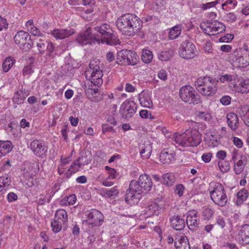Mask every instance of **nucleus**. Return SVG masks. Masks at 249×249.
Instances as JSON below:
<instances>
[{
  "instance_id": "obj_48",
  "label": "nucleus",
  "mask_w": 249,
  "mask_h": 249,
  "mask_svg": "<svg viewBox=\"0 0 249 249\" xmlns=\"http://www.w3.org/2000/svg\"><path fill=\"white\" fill-rule=\"evenodd\" d=\"M224 0H216L213 1L209 2L206 3L202 4L200 8L203 10H206L211 8L215 7L216 4L223 2Z\"/></svg>"
},
{
  "instance_id": "obj_25",
  "label": "nucleus",
  "mask_w": 249,
  "mask_h": 249,
  "mask_svg": "<svg viewBox=\"0 0 249 249\" xmlns=\"http://www.w3.org/2000/svg\"><path fill=\"white\" fill-rule=\"evenodd\" d=\"M170 222L171 227L176 230H182L185 227L184 220L179 216H174L170 218Z\"/></svg>"
},
{
  "instance_id": "obj_40",
  "label": "nucleus",
  "mask_w": 249,
  "mask_h": 249,
  "mask_svg": "<svg viewBox=\"0 0 249 249\" xmlns=\"http://www.w3.org/2000/svg\"><path fill=\"white\" fill-rule=\"evenodd\" d=\"M163 183L167 186H172L175 181L174 175L172 173H166L162 176Z\"/></svg>"
},
{
  "instance_id": "obj_17",
  "label": "nucleus",
  "mask_w": 249,
  "mask_h": 249,
  "mask_svg": "<svg viewBox=\"0 0 249 249\" xmlns=\"http://www.w3.org/2000/svg\"><path fill=\"white\" fill-rule=\"evenodd\" d=\"M76 40L79 44L81 45L92 44L96 42L95 39H94V36L91 28L87 29L83 33L79 34L77 36Z\"/></svg>"
},
{
  "instance_id": "obj_31",
  "label": "nucleus",
  "mask_w": 249,
  "mask_h": 249,
  "mask_svg": "<svg viewBox=\"0 0 249 249\" xmlns=\"http://www.w3.org/2000/svg\"><path fill=\"white\" fill-rule=\"evenodd\" d=\"M54 219L65 224L68 221V215L67 212L64 209L57 210L54 215Z\"/></svg>"
},
{
  "instance_id": "obj_43",
  "label": "nucleus",
  "mask_w": 249,
  "mask_h": 249,
  "mask_svg": "<svg viewBox=\"0 0 249 249\" xmlns=\"http://www.w3.org/2000/svg\"><path fill=\"white\" fill-rule=\"evenodd\" d=\"M241 111L243 120L245 124L249 127V105L242 107Z\"/></svg>"
},
{
  "instance_id": "obj_38",
  "label": "nucleus",
  "mask_w": 249,
  "mask_h": 249,
  "mask_svg": "<svg viewBox=\"0 0 249 249\" xmlns=\"http://www.w3.org/2000/svg\"><path fill=\"white\" fill-rule=\"evenodd\" d=\"M11 179L7 176L0 177V193L6 190L11 184Z\"/></svg>"
},
{
  "instance_id": "obj_47",
  "label": "nucleus",
  "mask_w": 249,
  "mask_h": 249,
  "mask_svg": "<svg viewBox=\"0 0 249 249\" xmlns=\"http://www.w3.org/2000/svg\"><path fill=\"white\" fill-rule=\"evenodd\" d=\"M174 52L172 50L161 52L159 55V58L161 61H167L173 55Z\"/></svg>"
},
{
  "instance_id": "obj_16",
  "label": "nucleus",
  "mask_w": 249,
  "mask_h": 249,
  "mask_svg": "<svg viewBox=\"0 0 249 249\" xmlns=\"http://www.w3.org/2000/svg\"><path fill=\"white\" fill-rule=\"evenodd\" d=\"M232 86V90L241 93H247L249 92V79L243 78H236V82L231 83Z\"/></svg>"
},
{
  "instance_id": "obj_58",
  "label": "nucleus",
  "mask_w": 249,
  "mask_h": 249,
  "mask_svg": "<svg viewBox=\"0 0 249 249\" xmlns=\"http://www.w3.org/2000/svg\"><path fill=\"white\" fill-rule=\"evenodd\" d=\"M30 33L34 36H42L43 34L40 32V31L36 27H32V28L30 29L29 31Z\"/></svg>"
},
{
  "instance_id": "obj_60",
  "label": "nucleus",
  "mask_w": 249,
  "mask_h": 249,
  "mask_svg": "<svg viewBox=\"0 0 249 249\" xmlns=\"http://www.w3.org/2000/svg\"><path fill=\"white\" fill-rule=\"evenodd\" d=\"M119 193L116 186L113 187L110 189H107V197L116 196Z\"/></svg>"
},
{
  "instance_id": "obj_8",
  "label": "nucleus",
  "mask_w": 249,
  "mask_h": 249,
  "mask_svg": "<svg viewBox=\"0 0 249 249\" xmlns=\"http://www.w3.org/2000/svg\"><path fill=\"white\" fill-rule=\"evenodd\" d=\"M96 61L91 62L89 68L85 71V75L87 79L95 86H99L103 83V72Z\"/></svg>"
},
{
  "instance_id": "obj_7",
  "label": "nucleus",
  "mask_w": 249,
  "mask_h": 249,
  "mask_svg": "<svg viewBox=\"0 0 249 249\" xmlns=\"http://www.w3.org/2000/svg\"><path fill=\"white\" fill-rule=\"evenodd\" d=\"M210 195L213 201L220 207L225 206L228 198L224 186L219 182H211L209 184Z\"/></svg>"
},
{
  "instance_id": "obj_21",
  "label": "nucleus",
  "mask_w": 249,
  "mask_h": 249,
  "mask_svg": "<svg viewBox=\"0 0 249 249\" xmlns=\"http://www.w3.org/2000/svg\"><path fill=\"white\" fill-rule=\"evenodd\" d=\"M28 37L30 38L29 33L21 30L17 33L14 37V40L15 43L21 48L22 46L27 44Z\"/></svg>"
},
{
  "instance_id": "obj_20",
  "label": "nucleus",
  "mask_w": 249,
  "mask_h": 249,
  "mask_svg": "<svg viewBox=\"0 0 249 249\" xmlns=\"http://www.w3.org/2000/svg\"><path fill=\"white\" fill-rule=\"evenodd\" d=\"M239 242L242 245L249 244V225H245L242 227L237 235Z\"/></svg>"
},
{
  "instance_id": "obj_24",
  "label": "nucleus",
  "mask_w": 249,
  "mask_h": 249,
  "mask_svg": "<svg viewBox=\"0 0 249 249\" xmlns=\"http://www.w3.org/2000/svg\"><path fill=\"white\" fill-rule=\"evenodd\" d=\"M139 101L141 105L147 108H152L153 106L150 94L148 92H142L139 94Z\"/></svg>"
},
{
  "instance_id": "obj_18",
  "label": "nucleus",
  "mask_w": 249,
  "mask_h": 249,
  "mask_svg": "<svg viewBox=\"0 0 249 249\" xmlns=\"http://www.w3.org/2000/svg\"><path fill=\"white\" fill-rule=\"evenodd\" d=\"M75 31L72 29H54L50 34L56 39H63L72 35Z\"/></svg>"
},
{
  "instance_id": "obj_54",
  "label": "nucleus",
  "mask_w": 249,
  "mask_h": 249,
  "mask_svg": "<svg viewBox=\"0 0 249 249\" xmlns=\"http://www.w3.org/2000/svg\"><path fill=\"white\" fill-rule=\"evenodd\" d=\"M213 214V211L209 208H205L202 211V216L205 219H210Z\"/></svg>"
},
{
  "instance_id": "obj_4",
  "label": "nucleus",
  "mask_w": 249,
  "mask_h": 249,
  "mask_svg": "<svg viewBox=\"0 0 249 249\" xmlns=\"http://www.w3.org/2000/svg\"><path fill=\"white\" fill-rule=\"evenodd\" d=\"M91 31L94 39L98 43H106L109 45H116L119 42V40L112 33V30L110 26L107 24L97 26L93 29H91Z\"/></svg>"
},
{
  "instance_id": "obj_56",
  "label": "nucleus",
  "mask_w": 249,
  "mask_h": 249,
  "mask_svg": "<svg viewBox=\"0 0 249 249\" xmlns=\"http://www.w3.org/2000/svg\"><path fill=\"white\" fill-rule=\"evenodd\" d=\"M243 155L240 154L238 150L233 149L231 152V157L232 160L234 162L240 159V156Z\"/></svg>"
},
{
  "instance_id": "obj_46",
  "label": "nucleus",
  "mask_w": 249,
  "mask_h": 249,
  "mask_svg": "<svg viewBox=\"0 0 249 249\" xmlns=\"http://www.w3.org/2000/svg\"><path fill=\"white\" fill-rule=\"evenodd\" d=\"M127 52V50H123L120 52H119L117 53V61L116 62L119 64H126L125 60H126V54L124 55V53H126V52Z\"/></svg>"
},
{
  "instance_id": "obj_5",
  "label": "nucleus",
  "mask_w": 249,
  "mask_h": 249,
  "mask_svg": "<svg viewBox=\"0 0 249 249\" xmlns=\"http://www.w3.org/2000/svg\"><path fill=\"white\" fill-rule=\"evenodd\" d=\"M217 81L210 76H201L195 81V85L198 91L205 96H213L217 89Z\"/></svg>"
},
{
  "instance_id": "obj_14",
  "label": "nucleus",
  "mask_w": 249,
  "mask_h": 249,
  "mask_svg": "<svg viewBox=\"0 0 249 249\" xmlns=\"http://www.w3.org/2000/svg\"><path fill=\"white\" fill-rule=\"evenodd\" d=\"M30 147L36 156L41 158L46 156L48 150L46 143L38 140L33 141L30 144Z\"/></svg>"
},
{
  "instance_id": "obj_23",
  "label": "nucleus",
  "mask_w": 249,
  "mask_h": 249,
  "mask_svg": "<svg viewBox=\"0 0 249 249\" xmlns=\"http://www.w3.org/2000/svg\"><path fill=\"white\" fill-rule=\"evenodd\" d=\"M227 120L228 126L233 131L236 130L239 127V118L237 115L233 112L227 115Z\"/></svg>"
},
{
  "instance_id": "obj_62",
  "label": "nucleus",
  "mask_w": 249,
  "mask_h": 249,
  "mask_svg": "<svg viewBox=\"0 0 249 249\" xmlns=\"http://www.w3.org/2000/svg\"><path fill=\"white\" fill-rule=\"evenodd\" d=\"M140 116L144 119L152 118L151 113L147 110H142L140 112Z\"/></svg>"
},
{
  "instance_id": "obj_42",
  "label": "nucleus",
  "mask_w": 249,
  "mask_h": 249,
  "mask_svg": "<svg viewBox=\"0 0 249 249\" xmlns=\"http://www.w3.org/2000/svg\"><path fill=\"white\" fill-rule=\"evenodd\" d=\"M141 58L143 62L149 63L153 59V54L149 50L143 49L142 51Z\"/></svg>"
},
{
  "instance_id": "obj_61",
  "label": "nucleus",
  "mask_w": 249,
  "mask_h": 249,
  "mask_svg": "<svg viewBox=\"0 0 249 249\" xmlns=\"http://www.w3.org/2000/svg\"><path fill=\"white\" fill-rule=\"evenodd\" d=\"M199 118L204 121H209L211 119V115L207 112H200L199 113Z\"/></svg>"
},
{
  "instance_id": "obj_30",
  "label": "nucleus",
  "mask_w": 249,
  "mask_h": 249,
  "mask_svg": "<svg viewBox=\"0 0 249 249\" xmlns=\"http://www.w3.org/2000/svg\"><path fill=\"white\" fill-rule=\"evenodd\" d=\"M183 26L180 24H177L171 28L168 34L169 38L171 40L177 38L180 35Z\"/></svg>"
},
{
  "instance_id": "obj_6",
  "label": "nucleus",
  "mask_w": 249,
  "mask_h": 249,
  "mask_svg": "<svg viewBox=\"0 0 249 249\" xmlns=\"http://www.w3.org/2000/svg\"><path fill=\"white\" fill-rule=\"evenodd\" d=\"M229 61L236 68H246L249 65V50L246 45L237 48L230 54Z\"/></svg>"
},
{
  "instance_id": "obj_1",
  "label": "nucleus",
  "mask_w": 249,
  "mask_h": 249,
  "mask_svg": "<svg viewBox=\"0 0 249 249\" xmlns=\"http://www.w3.org/2000/svg\"><path fill=\"white\" fill-rule=\"evenodd\" d=\"M153 186L151 178L148 175H141L138 181L132 180L125 195V201L130 205L137 203L142 191L149 192Z\"/></svg>"
},
{
  "instance_id": "obj_39",
  "label": "nucleus",
  "mask_w": 249,
  "mask_h": 249,
  "mask_svg": "<svg viewBox=\"0 0 249 249\" xmlns=\"http://www.w3.org/2000/svg\"><path fill=\"white\" fill-rule=\"evenodd\" d=\"M15 60L13 59L11 57H7L3 62L2 71L5 72H8L15 63Z\"/></svg>"
},
{
  "instance_id": "obj_44",
  "label": "nucleus",
  "mask_w": 249,
  "mask_h": 249,
  "mask_svg": "<svg viewBox=\"0 0 249 249\" xmlns=\"http://www.w3.org/2000/svg\"><path fill=\"white\" fill-rule=\"evenodd\" d=\"M76 160L81 167L83 168L85 165H88L90 162L91 160V156L89 155H82Z\"/></svg>"
},
{
  "instance_id": "obj_22",
  "label": "nucleus",
  "mask_w": 249,
  "mask_h": 249,
  "mask_svg": "<svg viewBox=\"0 0 249 249\" xmlns=\"http://www.w3.org/2000/svg\"><path fill=\"white\" fill-rule=\"evenodd\" d=\"M175 153L172 150H164L160 156V160L163 164H169L175 160Z\"/></svg>"
},
{
  "instance_id": "obj_53",
  "label": "nucleus",
  "mask_w": 249,
  "mask_h": 249,
  "mask_svg": "<svg viewBox=\"0 0 249 249\" xmlns=\"http://www.w3.org/2000/svg\"><path fill=\"white\" fill-rule=\"evenodd\" d=\"M224 20L228 22H234L237 19V16L233 12H229L225 14L224 16Z\"/></svg>"
},
{
  "instance_id": "obj_34",
  "label": "nucleus",
  "mask_w": 249,
  "mask_h": 249,
  "mask_svg": "<svg viewBox=\"0 0 249 249\" xmlns=\"http://www.w3.org/2000/svg\"><path fill=\"white\" fill-rule=\"evenodd\" d=\"M82 168L77 160L74 161L69 167L65 173V177L67 178H70L71 175L80 170Z\"/></svg>"
},
{
  "instance_id": "obj_28",
  "label": "nucleus",
  "mask_w": 249,
  "mask_h": 249,
  "mask_svg": "<svg viewBox=\"0 0 249 249\" xmlns=\"http://www.w3.org/2000/svg\"><path fill=\"white\" fill-rule=\"evenodd\" d=\"M124 55H126V60H125L126 64L128 65H135L139 61V58L136 53L133 51L127 50V52H125Z\"/></svg>"
},
{
  "instance_id": "obj_50",
  "label": "nucleus",
  "mask_w": 249,
  "mask_h": 249,
  "mask_svg": "<svg viewBox=\"0 0 249 249\" xmlns=\"http://www.w3.org/2000/svg\"><path fill=\"white\" fill-rule=\"evenodd\" d=\"M77 11L79 13V15H80V16L84 18H88V16H87L88 14H90L93 12V9L92 8H89L85 9L84 8L80 7H78Z\"/></svg>"
},
{
  "instance_id": "obj_64",
  "label": "nucleus",
  "mask_w": 249,
  "mask_h": 249,
  "mask_svg": "<svg viewBox=\"0 0 249 249\" xmlns=\"http://www.w3.org/2000/svg\"><path fill=\"white\" fill-rule=\"evenodd\" d=\"M231 98L229 96H223L220 100V103L224 105L227 106L231 103Z\"/></svg>"
},
{
  "instance_id": "obj_57",
  "label": "nucleus",
  "mask_w": 249,
  "mask_h": 249,
  "mask_svg": "<svg viewBox=\"0 0 249 249\" xmlns=\"http://www.w3.org/2000/svg\"><path fill=\"white\" fill-rule=\"evenodd\" d=\"M233 37L234 36L232 34H228L220 37L219 40L220 42H230L233 39Z\"/></svg>"
},
{
  "instance_id": "obj_36",
  "label": "nucleus",
  "mask_w": 249,
  "mask_h": 249,
  "mask_svg": "<svg viewBox=\"0 0 249 249\" xmlns=\"http://www.w3.org/2000/svg\"><path fill=\"white\" fill-rule=\"evenodd\" d=\"M160 209L161 208L156 203L152 202L148 205L146 209V213L149 215H158Z\"/></svg>"
},
{
  "instance_id": "obj_33",
  "label": "nucleus",
  "mask_w": 249,
  "mask_h": 249,
  "mask_svg": "<svg viewBox=\"0 0 249 249\" xmlns=\"http://www.w3.org/2000/svg\"><path fill=\"white\" fill-rule=\"evenodd\" d=\"M216 81H217V83L218 82L223 83H228L230 87L232 89V86H231L232 84L231 83L236 82V77L233 75L226 74L220 76Z\"/></svg>"
},
{
  "instance_id": "obj_59",
  "label": "nucleus",
  "mask_w": 249,
  "mask_h": 249,
  "mask_svg": "<svg viewBox=\"0 0 249 249\" xmlns=\"http://www.w3.org/2000/svg\"><path fill=\"white\" fill-rule=\"evenodd\" d=\"M232 140L234 145H235L237 148H241L242 147L243 142L240 139L236 137H233L232 138Z\"/></svg>"
},
{
  "instance_id": "obj_55",
  "label": "nucleus",
  "mask_w": 249,
  "mask_h": 249,
  "mask_svg": "<svg viewBox=\"0 0 249 249\" xmlns=\"http://www.w3.org/2000/svg\"><path fill=\"white\" fill-rule=\"evenodd\" d=\"M105 169L107 171L108 174V177L107 178H108L114 179L117 177V172L114 169L109 167L108 166H106L105 167Z\"/></svg>"
},
{
  "instance_id": "obj_45",
  "label": "nucleus",
  "mask_w": 249,
  "mask_h": 249,
  "mask_svg": "<svg viewBox=\"0 0 249 249\" xmlns=\"http://www.w3.org/2000/svg\"><path fill=\"white\" fill-rule=\"evenodd\" d=\"M152 150L149 145H146L141 148L140 155L143 159H147L149 158Z\"/></svg>"
},
{
  "instance_id": "obj_27",
  "label": "nucleus",
  "mask_w": 249,
  "mask_h": 249,
  "mask_svg": "<svg viewBox=\"0 0 249 249\" xmlns=\"http://www.w3.org/2000/svg\"><path fill=\"white\" fill-rule=\"evenodd\" d=\"M13 148L12 142L9 141H0V158L9 153Z\"/></svg>"
},
{
  "instance_id": "obj_51",
  "label": "nucleus",
  "mask_w": 249,
  "mask_h": 249,
  "mask_svg": "<svg viewBox=\"0 0 249 249\" xmlns=\"http://www.w3.org/2000/svg\"><path fill=\"white\" fill-rule=\"evenodd\" d=\"M64 224L63 223H60V222L56 221L55 219L51 222V227L52 228V230L54 232H59L62 227V226Z\"/></svg>"
},
{
  "instance_id": "obj_12",
  "label": "nucleus",
  "mask_w": 249,
  "mask_h": 249,
  "mask_svg": "<svg viewBox=\"0 0 249 249\" xmlns=\"http://www.w3.org/2000/svg\"><path fill=\"white\" fill-rule=\"evenodd\" d=\"M137 107L133 101L126 100L121 105L119 112L123 118L128 120L135 114Z\"/></svg>"
},
{
  "instance_id": "obj_11",
  "label": "nucleus",
  "mask_w": 249,
  "mask_h": 249,
  "mask_svg": "<svg viewBox=\"0 0 249 249\" xmlns=\"http://www.w3.org/2000/svg\"><path fill=\"white\" fill-rule=\"evenodd\" d=\"M178 53L179 56L184 59H192L196 55V48L192 42L185 40L181 44Z\"/></svg>"
},
{
  "instance_id": "obj_2",
  "label": "nucleus",
  "mask_w": 249,
  "mask_h": 249,
  "mask_svg": "<svg viewBox=\"0 0 249 249\" xmlns=\"http://www.w3.org/2000/svg\"><path fill=\"white\" fill-rule=\"evenodd\" d=\"M116 26L124 35H134L142 27L141 19L132 14H125L119 17L116 21Z\"/></svg>"
},
{
  "instance_id": "obj_29",
  "label": "nucleus",
  "mask_w": 249,
  "mask_h": 249,
  "mask_svg": "<svg viewBox=\"0 0 249 249\" xmlns=\"http://www.w3.org/2000/svg\"><path fill=\"white\" fill-rule=\"evenodd\" d=\"M71 161V160L70 159V157L65 158H63L62 157L61 158L57 168L58 172L59 175H64L65 177L66 172L68 169V165Z\"/></svg>"
},
{
  "instance_id": "obj_37",
  "label": "nucleus",
  "mask_w": 249,
  "mask_h": 249,
  "mask_svg": "<svg viewBox=\"0 0 249 249\" xmlns=\"http://www.w3.org/2000/svg\"><path fill=\"white\" fill-rule=\"evenodd\" d=\"M222 2V8L226 11L234 9L237 4V2L235 0H226L225 1L224 0V1Z\"/></svg>"
},
{
  "instance_id": "obj_63",
  "label": "nucleus",
  "mask_w": 249,
  "mask_h": 249,
  "mask_svg": "<svg viewBox=\"0 0 249 249\" xmlns=\"http://www.w3.org/2000/svg\"><path fill=\"white\" fill-rule=\"evenodd\" d=\"M33 72L31 65L25 66L23 69V74L29 76Z\"/></svg>"
},
{
  "instance_id": "obj_10",
  "label": "nucleus",
  "mask_w": 249,
  "mask_h": 249,
  "mask_svg": "<svg viewBox=\"0 0 249 249\" xmlns=\"http://www.w3.org/2000/svg\"><path fill=\"white\" fill-rule=\"evenodd\" d=\"M200 27L204 33L209 36L216 35L225 30L224 24L217 20L203 23Z\"/></svg>"
},
{
  "instance_id": "obj_13",
  "label": "nucleus",
  "mask_w": 249,
  "mask_h": 249,
  "mask_svg": "<svg viewBox=\"0 0 249 249\" xmlns=\"http://www.w3.org/2000/svg\"><path fill=\"white\" fill-rule=\"evenodd\" d=\"M86 224L93 226H100L104 221V215L99 211L92 209L91 211L85 213Z\"/></svg>"
},
{
  "instance_id": "obj_26",
  "label": "nucleus",
  "mask_w": 249,
  "mask_h": 249,
  "mask_svg": "<svg viewBox=\"0 0 249 249\" xmlns=\"http://www.w3.org/2000/svg\"><path fill=\"white\" fill-rule=\"evenodd\" d=\"M233 163V170L236 174L239 175L244 170L246 164V157L245 155H240V159Z\"/></svg>"
},
{
  "instance_id": "obj_35",
  "label": "nucleus",
  "mask_w": 249,
  "mask_h": 249,
  "mask_svg": "<svg viewBox=\"0 0 249 249\" xmlns=\"http://www.w3.org/2000/svg\"><path fill=\"white\" fill-rule=\"evenodd\" d=\"M249 196V192L246 189L240 190L237 194V198L235 200V203L237 205H241L244 201H245Z\"/></svg>"
},
{
  "instance_id": "obj_41",
  "label": "nucleus",
  "mask_w": 249,
  "mask_h": 249,
  "mask_svg": "<svg viewBox=\"0 0 249 249\" xmlns=\"http://www.w3.org/2000/svg\"><path fill=\"white\" fill-rule=\"evenodd\" d=\"M25 99V96L23 90H19L15 93L13 98V101L14 103L18 105L22 103Z\"/></svg>"
},
{
  "instance_id": "obj_52",
  "label": "nucleus",
  "mask_w": 249,
  "mask_h": 249,
  "mask_svg": "<svg viewBox=\"0 0 249 249\" xmlns=\"http://www.w3.org/2000/svg\"><path fill=\"white\" fill-rule=\"evenodd\" d=\"M64 224L63 223H60V222L56 221L55 219L51 222V227L52 228V230L54 232H59L62 227V226Z\"/></svg>"
},
{
  "instance_id": "obj_19",
  "label": "nucleus",
  "mask_w": 249,
  "mask_h": 249,
  "mask_svg": "<svg viewBox=\"0 0 249 249\" xmlns=\"http://www.w3.org/2000/svg\"><path fill=\"white\" fill-rule=\"evenodd\" d=\"M175 246L176 249H190L189 240L183 234H179L175 239Z\"/></svg>"
},
{
  "instance_id": "obj_3",
  "label": "nucleus",
  "mask_w": 249,
  "mask_h": 249,
  "mask_svg": "<svg viewBox=\"0 0 249 249\" xmlns=\"http://www.w3.org/2000/svg\"><path fill=\"white\" fill-rule=\"evenodd\" d=\"M172 139L178 146H196L201 142V134L196 129L188 130L182 134L176 133Z\"/></svg>"
},
{
  "instance_id": "obj_15",
  "label": "nucleus",
  "mask_w": 249,
  "mask_h": 249,
  "mask_svg": "<svg viewBox=\"0 0 249 249\" xmlns=\"http://www.w3.org/2000/svg\"><path fill=\"white\" fill-rule=\"evenodd\" d=\"M200 218L197 212L192 210L189 211L186 218V224L190 230H194L198 227Z\"/></svg>"
},
{
  "instance_id": "obj_9",
  "label": "nucleus",
  "mask_w": 249,
  "mask_h": 249,
  "mask_svg": "<svg viewBox=\"0 0 249 249\" xmlns=\"http://www.w3.org/2000/svg\"><path fill=\"white\" fill-rule=\"evenodd\" d=\"M179 97L183 102L190 104L196 105L201 103L200 95L190 86L187 85L180 88Z\"/></svg>"
},
{
  "instance_id": "obj_32",
  "label": "nucleus",
  "mask_w": 249,
  "mask_h": 249,
  "mask_svg": "<svg viewBox=\"0 0 249 249\" xmlns=\"http://www.w3.org/2000/svg\"><path fill=\"white\" fill-rule=\"evenodd\" d=\"M39 42L36 44L38 50L40 53H43L46 50L48 49L50 52L53 50V45L52 43H49L47 41H42L40 39Z\"/></svg>"
},
{
  "instance_id": "obj_49",
  "label": "nucleus",
  "mask_w": 249,
  "mask_h": 249,
  "mask_svg": "<svg viewBox=\"0 0 249 249\" xmlns=\"http://www.w3.org/2000/svg\"><path fill=\"white\" fill-rule=\"evenodd\" d=\"M218 165L220 171L223 173L227 172L230 169V164L229 161H219L218 162Z\"/></svg>"
}]
</instances>
